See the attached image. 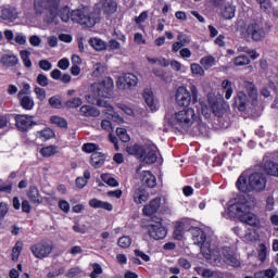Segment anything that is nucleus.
I'll use <instances>...</instances> for the list:
<instances>
[{
  "mask_svg": "<svg viewBox=\"0 0 278 278\" xmlns=\"http://www.w3.org/2000/svg\"><path fill=\"white\" fill-rule=\"evenodd\" d=\"M266 184H268L266 176L260 172H255L249 177L245 173H242L239 176L236 186L239 192H244L247 194L249 192H264L266 190Z\"/></svg>",
  "mask_w": 278,
  "mask_h": 278,
  "instance_id": "obj_1",
  "label": "nucleus"
},
{
  "mask_svg": "<svg viewBox=\"0 0 278 278\" xmlns=\"http://www.w3.org/2000/svg\"><path fill=\"white\" fill-rule=\"evenodd\" d=\"M251 207H253V205L249 202H237L229 206V212L230 214L238 216L241 223H245V225H250V227H257V225H260V217L248 212Z\"/></svg>",
  "mask_w": 278,
  "mask_h": 278,
  "instance_id": "obj_2",
  "label": "nucleus"
},
{
  "mask_svg": "<svg viewBox=\"0 0 278 278\" xmlns=\"http://www.w3.org/2000/svg\"><path fill=\"white\" fill-rule=\"evenodd\" d=\"M71 21H73V23H78V25H83L84 27H94V24L99 23V13L90 11L88 7H83L72 11Z\"/></svg>",
  "mask_w": 278,
  "mask_h": 278,
  "instance_id": "obj_3",
  "label": "nucleus"
},
{
  "mask_svg": "<svg viewBox=\"0 0 278 278\" xmlns=\"http://www.w3.org/2000/svg\"><path fill=\"white\" fill-rule=\"evenodd\" d=\"M189 233L192 237L193 243L200 247V251L205 260H212V255H214V252L210 248V243L206 242L207 237L205 235V231H203V229L199 227H191L189 228Z\"/></svg>",
  "mask_w": 278,
  "mask_h": 278,
  "instance_id": "obj_4",
  "label": "nucleus"
},
{
  "mask_svg": "<svg viewBox=\"0 0 278 278\" xmlns=\"http://www.w3.org/2000/svg\"><path fill=\"white\" fill-rule=\"evenodd\" d=\"M268 36V28L262 22H252L247 25L243 38H251L254 42H264Z\"/></svg>",
  "mask_w": 278,
  "mask_h": 278,
  "instance_id": "obj_5",
  "label": "nucleus"
},
{
  "mask_svg": "<svg viewBox=\"0 0 278 278\" xmlns=\"http://www.w3.org/2000/svg\"><path fill=\"white\" fill-rule=\"evenodd\" d=\"M34 8L36 14H45V12H50L51 23H55L58 18V10L60 8V0H34Z\"/></svg>",
  "mask_w": 278,
  "mask_h": 278,
  "instance_id": "obj_6",
  "label": "nucleus"
},
{
  "mask_svg": "<svg viewBox=\"0 0 278 278\" xmlns=\"http://www.w3.org/2000/svg\"><path fill=\"white\" fill-rule=\"evenodd\" d=\"M197 118L194 109H184L175 114V123L185 131H188V128L191 127Z\"/></svg>",
  "mask_w": 278,
  "mask_h": 278,
  "instance_id": "obj_7",
  "label": "nucleus"
},
{
  "mask_svg": "<svg viewBox=\"0 0 278 278\" xmlns=\"http://www.w3.org/2000/svg\"><path fill=\"white\" fill-rule=\"evenodd\" d=\"M91 89L98 97L110 99L114 90V79L112 77H105L101 83L92 84Z\"/></svg>",
  "mask_w": 278,
  "mask_h": 278,
  "instance_id": "obj_8",
  "label": "nucleus"
},
{
  "mask_svg": "<svg viewBox=\"0 0 278 278\" xmlns=\"http://www.w3.org/2000/svg\"><path fill=\"white\" fill-rule=\"evenodd\" d=\"M30 252L37 260H45L53 253V243L49 241H40L30 247Z\"/></svg>",
  "mask_w": 278,
  "mask_h": 278,
  "instance_id": "obj_9",
  "label": "nucleus"
},
{
  "mask_svg": "<svg viewBox=\"0 0 278 278\" xmlns=\"http://www.w3.org/2000/svg\"><path fill=\"white\" fill-rule=\"evenodd\" d=\"M220 260L228 266H232L233 268H240L241 262H240V256L236 254V252L229 248V247H224L220 250Z\"/></svg>",
  "mask_w": 278,
  "mask_h": 278,
  "instance_id": "obj_10",
  "label": "nucleus"
},
{
  "mask_svg": "<svg viewBox=\"0 0 278 278\" xmlns=\"http://www.w3.org/2000/svg\"><path fill=\"white\" fill-rule=\"evenodd\" d=\"M14 118H15V125L18 131H29L31 127H35V125H38V123L34 121L33 115L17 114L15 115Z\"/></svg>",
  "mask_w": 278,
  "mask_h": 278,
  "instance_id": "obj_11",
  "label": "nucleus"
},
{
  "mask_svg": "<svg viewBox=\"0 0 278 278\" xmlns=\"http://www.w3.org/2000/svg\"><path fill=\"white\" fill-rule=\"evenodd\" d=\"M136 86H138V76L134 73L124 74L117 80V88L119 90H129L130 88H136Z\"/></svg>",
  "mask_w": 278,
  "mask_h": 278,
  "instance_id": "obj_12",
  "label": "nucleus"
},
{
  "mask_svg": "<svg viewBox=\"0 0 278 278\" xmlns=\"http://www.w3.org/2000/svg\"><path fill=\"white\" fill-rule=\"evenodd\" d=\"M118 10V4L114 0H100L99 3L96 4L94 12L96 14H114Z\"/></svg>",
  "mask_w": 278,
  "mask_h": 278,
  "instance_id": "obj_13",
  "label": "nucleus"
},
{
  "mask_svg": "<svg viewBox=\"0 0 278 278\" xmlns=\"http://www.w3.org/2000/svg\"><path fill=\"white\" fill-rule=\"evenodd\" d=\"M148 233L152 240H164L166 238V228L162 222H153L148 225Z\"/></svg>",
  "mask_w": 278,
  "mask_h": 278,
  "instance_id": "obj_14",
  "label": "nucleus"
},
{
  "mask_svg": "<svg viewBox=\"0 0 278 278\" xmlns=\"http://www.w3.org/2000/svg\"><path fill=\"white\" fill-rule=\"evenodd\" d=\"M140 161L146 164H155L157 162V148L155 146H143Z\"/></svg>",
  "mask_w": 278,
  "mask_h": 278,
  "instance_id": "obj_15",
  "label": "nucleus"
},
{
  "mask_svg": "<svg viewBox=\"0 0 278 278\" xmlns=\"http://www.w3.org/2000/svg\"><path fill=\"white\" fill-rule=\"evenodd\" d=\"M192 101V96H190V91L186 89V87H178L176 91V103L180 108H188Z\"/></svg>",
  "mask_w": 278,
  "mask_h": 278,
  "instance_id": "obj_16",
  "label": "nucleus"
},
{
  "mask_svg": "<svg viewBox=\"0 0 278 278\" xmlns=\"http://www.w3.org/2000/svg\"><path fill=\"white\" fill-rule=\"evenodd\" d=\"M160 205H162V199L161 198H155L153 199L149 204H147L142 212L144 216H153L160 210Z\"/></svg>",
  "mask_w": 278,
  "mask_h": 278,
  "instance_id": "obj_17",
  "label": "nucleus"
},
{
  "mask_svg": "<svg viewBox=\"0 0 278 278\" xmlns=\"http://www.w3.org/2000/svg\"><path fill=\"white\" fill-rule=\"evenodd\" d=\"M220 14L226 21H231V18L236 16V7L233 5V1L226 2L220 11Z\"/></svg>",
  "mask_w": 278,
  "mask_h": 278,
  "instance_id": "obj_18",
  "label": "nucleus"
},
{
  "mask_svg": "<svg viewBox=\"0 0 278 278\" xmlns=\"http://www.w3.org/2000/svg\"><path fill=\"white\" fill-rule=\"evenodd\" d=\"M89 205L90 207H93V210H106V212H112V210H114L112 203L101 201L97 198L91 199Z\"/></svg>",
  "mask_w": 278,
  "mask_h": 278,
  "instance_id": "obj_19",
  "label": "nucleus"
},
{
  "mask_svg": "<svg viewBox=\"0 0 278 278\" xmlns=\"http://www.w3.org/2000/svg\"><path fill=\"white\" fill-rule=\"evenodd\" d=\"M27 197L30 201V203H35L37 205H41L42 203V195H40V191L38 190V187L30 186L27 191Z\"/></svg>",
  "mask_w": 278,
  "mask_h": 278,
  "instance_id": "obj_20",
  "label": "nucleus"
},
{
  "mask_svg": "<svg viewBox=\"0 0 278 278\" xmlns=\"http://www.w3.org/2000/svg\"><path fill=\"white\" fill-rule=\"evenodd\" d=\"M140 177L142 185L148 186V188H155V186L157 185L155 176H153L150 170H143L140 174Z\"/></svg>",
  "mask_w": 278,
  "mask_h": 278,
  "instance_id": "obj_21",
  "label": "nucleus"
},
{
  "mask_svg": "<svg viewBox=\"0 0 278 278\" xmlns=\"http://www.w3.org/2000/svg\"><path fill=\"white\" fill-rule=\"evenodd\" d=\"M235 105L239 110V112H244V110H247V105H249V99L247 98V93L240 91L235 98Z\"/></svg>",
  "mask_w": 278,
  "mask_h": 278,
  "instance_id": "obj_22",
  "label": "nucleus"
},
{
  "mask_svg": "<svg viewBox=\"0 0 278 278\" xmlns=\"http://www.w3.org/2000/svg\"><path fill=\"white\" fill-rule=\"evenodd\" d=\"M243 86L248 92V97L252 101V105H255V103H257V87L251 81H244Z\"/></svg>",
  "mask_w": 278,
  "mask_h": 278,
  "instance_id": "obj_23",
  "label": "nucleus"
},
{
  "mask_svg": "<svg viewBox=\"0 0 278 278\" xmlns=\"http://www.w3.org/2000/svg\"><path fill=\"white\" fill-rule=\"evenodd\" d=\"M143 99L146 104L148 105L150 112H155L157 110V104H155V98L153 96V91L151 89H146L143 91Z\"/></svg>",
  "mask_w": 278,
  "mask_h": 278,
  "instance_id": "obj_24",
  "label": "nucleus"
},
{
  "mask_svg": "<svg viewBox=\"0 0 278 278\" xmlns=\"http://www.w3.org/2000/svg\"><path fill=\"white\" fill-rule=\"evenodd\" d=\"M132 197L137 205L147 203V201H149V192H147V190L143 188L136 189Z\"/></svg>",
  "mask_w": 278,
  "mask_h": 278,
  "instance_id": "obj_25",
  "label": "nucleus"
},
{
  "mask_svg": "<svg viewBox=\"0 0 278 278\" xmlns=\"http://www.w3.org/2000/svg\"><path fill=\"white\" fill-rule=\"evenodd\" d=\"M80 115L85 116L86 118H97V116L101 115V112H99V110H97V108L91 106V105H83L80 108Z\"/></svg>",
  "mask_w": 278,
  "mask_h": 278,
  "instance_id": "obj_26",
  "label": "nucleus"
},
{
  "mask_svg": "<svg viewBox=\"0 0 278 278\" xmlns=\"http://www.w3.org/2000/svg\"><path fill=\"white\" fill-rule=\"evenodd\" d=\"M1 18L3 21H16L18 18V11L14 8H3L1 10Z\"/></svg>",
  "mask_w": 278,
  "mask_h": 278,
  "instance_id": "obj_27",
  "label": "nucleus"
},
{
  "mask_svg": "<svg viewBox=\"0 0 278 278\" xmlns=\"http://www.w3.org/2000/svg\"><path fill=\"white\" fill-rule=\"evenodd\" d=\"M105 164V155L101 152H93L91 154V166L96 168H101Z\"/></svg>",
  "mask_w": 278,
  "mask_h": 278,
  "instance_id": "obj_28",
  "label": "nucleus"
},
{
  "mask_svg": "<svg viewBox=\"0 0 278 278\" xmlns=\"http://www.w3.org/2000/svg\"><path fill=\"white\" fill-rule=\"evenodd\" d=\"M17 99L23 110H34V105H36V102H34V98H31L30 96H22Z\"/></svg>",
  "mask_w": 278,
  "mask_h": 278,
  "instance_id": "obj_29",
  "label": "nucleus"
},
{
  "mask_svg": "<svg viewBox=\"0 0 278 278\" xmlns=\"http://www.w3.org/2000/svg\"><path fill=\"white\" fill-rule=\"evenodd\" d=\"M264 170L267 175L271 177H278V163L267 161L264 164Z\"/></svg>",
  "mask_w": 278,
  "mask_h": 278,
  "instance_id": "obj_30",
  "label": "nucleus"
},
{
  "mask_svg": "<svg viewBox=\"0 0 278 278\" xmlns=\"http://www.w3.org/2000/svg\"><path fill=\"white\" fill-rule=\"evenodd\" d=\"M0 62L4 66H16L18 64V58L14 54H3Z\"/></svg>",
  "mask_w": 278,
  "mask_h": 278,
  "instance_id": "obj_31",
  "label": "nucleus"
},
{
  "mask_svg": "<svg viewBox=\"0 0 278 278\" xmlns=\"http://www.w3.org/2000/svg\"><path fill=\"white\" fill-rule=\"evenodd\" d=\"M36 136L39 138V140L46 142V140H51V138L55 136V132H53L51 128H46L43 130L37 131Z\"/></svg>",
  "mask_w": 278,
  "mask_h": 278,
  "instance_id": "obj_32",
  "label": "nucleus"
},
{
  "mask_svg": "<svg viewBox=\"0 0 278 278\" xmlns=\"http://www.w3.org/2000/svg\"><path fill=\"white\" fill-rule=\"evenodd\" d=\"M200 64L205 68V71H207V68H212V66H216V58L212 55L203 56L200 60Z\"/></svg>",
  "mask_w": 278,
  "mask_h": 278,
  "instance_id": "obj_33",
  "label": "nucleus"
},
{
  "mask_svg": "<svg viewBox=\"0 0 278 278\" xmlns=\"http://www.w3.org/2000/svg\"><path fill=\"white\" fill-rule=\"evenodd\" d=\"M208 105L211 108V111L215 116H223V109L220 108V104L215 99H208Z\"/></svg>",
  "mask_w": 278,
  "mask_h": 278,
  "instance_id": "obj_34",
  "label": "nucleus"
},
{
  "mask_svg": "<svg viewBox=\"0 0 278 278\" xmlns=\"http://www.w3.org/2000/svg\"><path fill=\"white\" fill-rule=\"evenodd\" d=\"M184 233H186V228L184 227V223L182 222L176 223L175 230H174L175 240H184Z\"/></svg>",
  "mask_w": 278,
  "mask_h": 278,
  "instance_id": "obj_35",
  "label": "nucleus"
},
{
  "mask_svg": "<svg viewBox=\"0 0 278 278\" xmlns=\"http://www.w3.org/2000/svg\"><path fill=\"white\" fill-rule=\"evenodd\" d=\"M89 45H90V47L96 49V51H103L108 47V45H105V41H103L99 38L89 39Z\"/></svg>",
  "mask_w": 278,
  "mask_h": 278,
  "instance_id": "obj_36",
  "label": "nucleus"
},
{
  "mask_svg": "<svg viewBox=\"0 0 278 278\" xmlns=\"http://www.w3.org/2000/svg\"><path fill=\"white\" fill-rule=\"evenodd\" d=\"M144 147H140L138 144L131 146V147H127L126 151L127 153H129V155H137V157H139V160L142 157V151H143Z\"/></svg>",
  "mask_w": 278,
  "mask_h": 278,
  "instance_id": "obj_37",
  "label": "nucleus"
},
{
  "mask_svg": "<svg viewBox=\"0 0 278 278\" xmlns=\"http://www.w3.org/2000/svg\"><path fill=\"white\" fill-rule=\"evenodd\" d=\"M21 60L23 61V64L26 68H31V60L29 59L31 55V52L28 50H22L20 52Z\"/></svg>",
  "mask_w": 278,
  "mask_h": 278,
  "instance_id": "obj_38",
  "label": "nucleus"
},
{
  "mask_svg": "<svg viewBox=\"0 0 278 278\" xmlns=\"http://www.w3.org/2000/svg\"><path fill=\"white\" fill-rule=\"evenodd\" d=\"M222 87L225 90V99L229 100L231 99V96L233 94V88L231 87V81L230 80H224L222 83Z\"/></svg>",
  "mask_w": 278,
  "mask_h": 278,
  "instance_id": "obj_39",
  "label": "nucleus"
},
{
  "mask_svg": "<svg viewBox=\"0 0 278 278\" xmlns=\"http://www.w3.org/2000/svg\"><path fill=\"white\" fill-rule=\"evenodd\" d=\"M40 153L43 157H51V155H55L58 153V148L54 146H48L42 148Z\"/></svg>",
  "mask_w": 278,
  "mask_h": 278,
  "instance_id": "obj_40",
  "label": "nucleus"
},
{
  "mask_svg": "<svg viewBox=\"0 0 278 278\" xmlns=\"http://www.w3.org/2000/svg\"><path fill=\"white\" fill-rule=\"evenodd\" d=\"M50 121L53 123V125H58V127H61L62 129H66V127H68V122H66V119L63 117L52 116Z\"/></svg>",
  "mask_w": 278,
  "mask_h": 278,
  "instance_id": "obj_41",
  "label": "nucleus"
},
{
  "mask_svg": "<svg viewBox=\"0 0 278 278\" xmlns=\"http://www.w3.org/2000/svg\"><path fill=\"white\" fill-rule=\"evenodd\" d=\"M21 251H23V242L17 241L15 245L12 249V260L13 262H16L18 260V256L21 255Z\"/></svg>",
  "mask_w": 278,
  "mask_h": 278,
  "instance_id": "obj_42",
  "label": "nucleus"
},
{
  "mask_svg": "<svg viewBox=\"0 0 278 278\" xmlns=\"http://www.w3.org/2000/svg\"><path fill=\"white\" fill-rule=\"evenodd\" d=\"M59 16L63 23H68L71 21V9L68 7H64L59 11Z\"/></svg>",
  "mask_w": 278,
  "mask_h": 278,
  "instance_id": "obj_43",
  "label": "nucleus"
},
{
  "mask_svg": "<svg viewBox=\"0 0 278 278\" xmlns=\"http://www.w3.org/2000/svg\"><path fill=\"white\" fill-rule=\"evenodd\" d=\"M102 179H103V182L108 184V186H111V188H118V180H116V178L108 174H102Z\"/></svg>",
  "mask_w": 278,
  "mask_h": 278,
  "instance_id": "obj_44",
  "label": "nucleus"
},
{
  "mask_svg": "<svg viewBox=\"0 0 278 278\" xmlns=\"http://www.w3.org/2000/svg\"><path fill=\"white\" fill-rule=\"evenodd\" d=\"M105 71H108V67H105L104 64L97 63V64L93 65L92 76L93 77H101V75H103V73H105Z\"/></svg>",
  "mask_w": 278,
  "mask_h": 278,
  "instance_id": "obj_45",
  "label": "nucleus"
},
{
  "mask_svg": "<svg viewBox=\"0 0 278 278\" xmlns=\"http://www.w3.org/2000/svg\"><path fill=\"white\" fill-rule=\"evenodd\" d=\"M83 103L84 101H81V98H71L65 102V106L73 110L75 108H79Z\"/></svg>",
  "mask_w": 278,
  "mask_h": 278,
  "instance_id": "obj_46",
  "label": "nucleus"
},
{
  "mask_svg": "<svg viewBox=\"0 0 278 278\" xmlns=\"http://www.w3.org/2000/svg\"><path fill=\"white\" fill-rule=\"evenodd\" d=\"M251 64V60L247 55H239L235 58V66H247Z\"/></svg>",
  "mask_w": 278,
  "mask_h": 278,
  "instance_id": "obj_47",
  "label": "nucleus"
},
{
  "mask_svg": "<svg viewBox=\"0 0 278 278\" xmlns=\"http://www.w3.org/2000/svg\"><path fill=\"white\" fill-rule=\"evenodd\" d=\"M31 94V85L29 83H24L22 89L17 93V98L29 97Z\"/></svg>",
  "mask_w": 278,
  "mask_h": 278,
  "instance_id": "obj_48",
  "label": "nucleus"
},
{
  "mask_svg": "<svg viewBox=\"0 0 278 278\" xmlns=\"http://www.w3.org/2000/svg\"><path fill=\"white\" fill-rule=\"evenodd\" d=\"M190 68L193 75H200V77H203V75H205V70H203V67L199 63H192L190 65Z\"/></svg>",
  "mask_w": 278,
  "mask_h": 278,
  "instance_id": "obj_49",
  "label": "nucleus"
},
{
  "mask_svg": "<svg viewBox=\"0 0 278 278\" xmlns=\"http://www.w3.org/2000/svg\"><path fill=\"white\" fill-rule=\"evenodd\" d=\"M49 105L54 110H60L62 108V99L59 96H53L49 99Z\"/></svg>",
  "mask_w": 278,
  "mask_h": 278,
  "instance_id": "obj_50",
  "label": "nucleus"
},
{
  "mask_svg": "<svg viewBox=\"0 0 278 278\" xmlns=\"http://www.w3.org/2000/svg\"><path fill=\"white\" fill-rule=\"evenodd\" d=\"M117 244L122 249H129V247H131V238L127 236L121 237L117 241Z\"/></svg>",
  "mask_w": 278,
  "mask_h": 278,
  "instance_id": "obj_51",
  "label": "nucleus"
},
{
  "mask_svg": "<svg viewBox=\"0 0 278 278\" xmlns=\"http://www.w3.org/2000/svg\"><path fill=\"white\" fill-rule=\"evenodd\" d=\"M116 134L122 142H129L130 138L127 134V129L125 128H117Z\"/></svg>",
  "mask_w": 278,
  "mask_h": 278,
  "instance_id": "obj_52",
  "label": "nucleus"
},
{
  "mask_svg": "<svg viewBox=\"0 0 278 278\" xmlns=\"http://www.w3.org/2000/svg\"><path fill=\"white\" fill-rule=\"evenodd\" d=\"M36 83L38 86H41V88H47V86H49V77L45 74H39L36 78Z\"/></svg>",
  "mask_w": 278,
  "mask_h": 278,
  "instance_id": "obj_53",
  "label": "nucleus"
},
{
  "mask_svg": "<svg viewBox=\"0 0 278 278\" xmlns=\"http://www.w3.org/2000/svg\"><path fill=\"white\" fill-rule=\"evenodd\" d=\"M34 92L36 94V98L39 100V101H45L47 99V90L38 87V86H35L34 88Z\"/></svg>",
  "mask_w": 278,
  "mask_h": 278,
  "instance_id": "obj_54",
  "label": "nucleus"
},
{
  "mask_svg": "<svg viewBox=\"0 0 278 278\" xmlns=\"http://www.w3.org/2000/svg\"><path fill=\"white\" fill-rule=\"evenodd\" d=\"M238 51H241L242 53H248L253 60H257V58H260L257 51L251 50L249 47H240Z\"/></svg>",
  "mask_w": 278,
  "mask_h": 278,
  "instance_id": "obj_55",
  "label": "nucleus"
},
{
  "mask_svg": "<svg viewBox=\"0 0 278 278\" xmlns=\"http://www.w3.org/2000/svg\"><path fill=\"white\" fill-rule=\"evenodd\" d=\"M10 212V205L5 202H0V219L3 220L8 213Z\"/></svg>",
  "mask_w": 278,
  "mask_h": 278,
  "instance_id": "obj_56",
  "label": "nucleus"
},
{
  "mask_svg": "<svg viewBox=\"0 0 278 278\" xmlns=\"http://www.w3.org/2000/svg\"><path fill=\"white\" fill-rule=\"evenodd\" d=\"M266 255H267L266 244L261 243L260 244V250H258V260H260V262H265L266 261Z\"/></svg>",
  "mask_w": 278,
  "mask_h": 278,
  "instance_id": "obj_57",
  "label": "nucleus"
},
{
  "mask_svg": "<svg viewBox=\"0 0 278 278\" xmlns=\"http://www.w3.org/2000/svg\"><path fill=\"white\" fill-rule=\"evenodd\" d=\"M81 150L85 152V153H97V144L94 143H85L81 148Z\"/></svg>",
  "mask_w": 278,
  "mask_h": 278,
  "instance_id": "obj_58",
  "label": "nucleus"
},
{
  "mask_svg": "<svg viewBox=\"0 0 278 278\" xmlns=\"http://www.w3.org/2000/svg\"><path fill=\"white\" fill-rule=\"evenodd\" d=\"M92 268H93V270L90 274L91 278H97V277H99V275H101L103 273V268H101V265H99L97 263L92 265Z\"/></svg>",
  "mask_w": 278,
  "mask_h": 278,
  "instance_id": "obj_59",
  "label": "nucleus"
},
{
  "mask_svg": "<svg viewBox=\"0 0 278 278\" xmlns=\"http://www.w3.org/2000/svg\"><path fill=\"white\" fill-rule=\"evenodd\" d=\"M39 68H41V71H51V68H53V65L51 64V62H49V60H41L39 61Z\"/></svg>",
  "mask_w": 278,
  "mask_h": 278,
  "instance_id": "obj_60",
  "label": "nucleus"
},
{
  "mask_svg": "<svg viewBox=\"0 0 278 278\" xmlns=\"http://www.w3.org/2000/svg\"><path fill=\"white\" fill-rule=\"evenodd\" d=\"M177 40L181 42L184 47H186V45H190V37H188V35H184V33H179L177 35Z\"/></svg>",
  "mask_w": 278,
  "mask_h": 278,
  "instance_id": "obj_61",
  "label": "nucleus"
},
{
  "mask_svg": "<svg viewBox=\"0 0 278 278\" xmlns=\"http://www.w3.org/2000/svg\"><path fill=\"white\" fill-rule=\"evenodd\" d=\"M147 18H149V12L143 11L140 13L139 16L135 17V23L137 25H140L141 23H144V21H147Z\"/></svg>",
  "mask_w": 278,
  "mask_h": 278,
  "instance_id": "obj_62",
  "label": "nucleus"
},
{
  "mask_svg": "<svg viewBox=\"0 0 278 278\" xmlns=\"http://www.w3.org/2000/svg\"><path fill=\"white\" fill-rule=\"evenodd\" d=\"M15 42L17 45H27V37L23 33H17L15 35Z\"/></svg>",
  "mask_w": 278,
  "mask_h": 278,
  "instance_id": "obj_63",
  "label": "nucleus"
},
{
  "mask_svg": "<svg viewBox=\"0 0 278 278\" xmlns=\"http://www.w3.org/2000/svg\"><path fill=\"white\" fill-rule=\"evenodd\" d=\"M40 42H42V39H40L38 35L30 36L29 43L31 47H40Z\"/></svg>",
  "mask_w": 278,
  "mask_h": 278,
  "instance_id": "obj_64",
  "label": "nucleus"
}]
</instances>
